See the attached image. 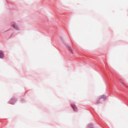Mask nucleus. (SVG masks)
Returning <instances> with one entry per match:
<instances>
[{"label": "nucleus", "instance_id": "1", "mask_svg": "<svg viewBox=\"0 0 128 128\" xmlns=\"http://www.w3.org/2000/svg\"><path fill=\"white\" fill-rule=\"evenodd\" d=\"M102 98H103V100H106V96L104 95L100 97L98 100L96 102V104H100V100H102Z\"/></svg>", "mask_w": 128, "mask_h": 128}, {"label": "nucleus", "instance_id": "2", "mask_svg": "<svg viewBox=\"0 0 128 128\" xmlns=\"http://www.w3.org/2000/svg\"><path fill=\"white\" fill-rule=\"evenodd\" d=\"M72 108H73L74 110V112H77L78 111V108H76V106L74 104H72L71 105Z\"/></svg>", "mask_w": 128, "mask_h": 128}, {"label": "nucleus", "instance_id": "3", "mask_svg": "<svg viewBox=\"0 0 128 128\" xmlns=\"http://www.w3.org/2000/svg\"><path fill=\"white\" fill-rule=\"evenodd\" d=\"M4 58V52H0V58Z\"/></svg>", "mask_w": 128, "mask_h": 128}, {"label": "nucleus", "instance_id": "4", "mask_svg": "<svg viewBox=\"0 0 128 128\" xmlns=\"http://www.w3.org/2000/svg\"><path fill=\"white\" fill-rule=\"evenodd\" d=\"M12 26L15 28V30H18V25L16 24H14Z\"/></svg>", "mask_w": 128, "mask_h": 128}, {"label": "nucleus", "instance_id": "5", "mask_svg": "<svg viewBox=\"0 0 128 128\" xmlns=\"http://www.w3.org/2000/svg\"><path fill=\"white\" fill-rule=\"evenodd\" d=\"M68 50L70 52L71 54H74V52H72V48H70V46L68 47Z\"/></svg>", "mask_w": 128, "mask_h": 128}, {"label": "nucleus", "instance_id": "6", "mask_svg": "<svg viewBox=\"0 0 128 128\" xmlns=\"http://www.w3.org/2000/svg\"><path fill=\"white\" fill-rule=\"evenodd\" d=\"M88 128H94V126H92V124H90L88 125Z\"/></svg>", "mask_w": 128, "mask_h": 128}, {"label": "nucleus", "instance_id": "7", "mask_svg": "<svg viewBox=\"0 0 128 128\" xmlns=\"http://www.w3.org/2000/svg\"><path fill=\"white\" fill-rule=\"evenodd\" d=\"M121 84H123V86H126V84H124V82H122Z\"/></svg>", "mask_w": 128, "mask_h": 128}]
</instances>
